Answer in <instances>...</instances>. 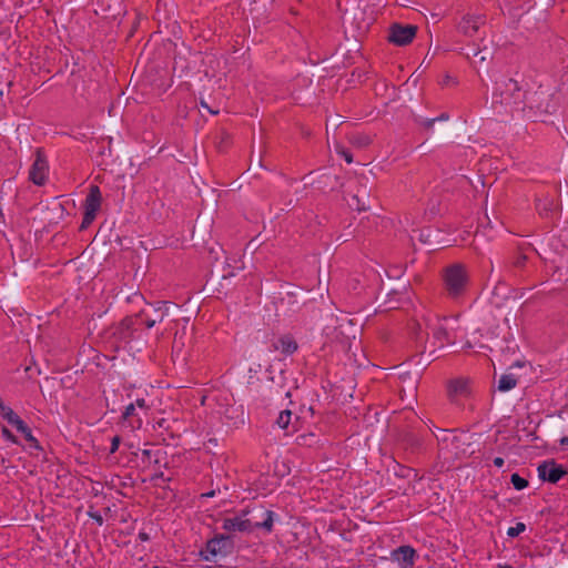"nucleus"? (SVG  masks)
<instances>
[{"instance_id": "1", "label": "nucleus", "mask_w": 568, "mask_h": 568, "mask_svg": "<svg viewBox=\"0 0 568 568\" xmlns=\"http://www.w3.org/2000/svg\"><path fill=\"white\" fill-rule=\"evenodd\" d=\"M496 90L500 91L501 103L517 104L519 97L513 98V92L519 91L518 84L515 80L508 79L503 83H497ZM523 111L529 119L545 121L544 116L554 113L558 108V101L547 90L539 88L536 91L526 92L524 94Z\"/></svg>"}, {"instance_id": "2", "label": "nucleus", "mask_w": 568, "mask_h": 568, "mask_svg": "<svg viewBox=\"0 0 568 568\" xmlns=\"http://www.w3.org/2000/svg\"><path fill=\"white\" fill-rule=\"evenodd\" d=\"M448 322V317H442L433 312H426L423 314L418 320H416L412 329L416 347L424 351L430 334L440 347L444 346L445 343H453L449 338L448 331L450 327L447 325Z\"/></svg>"}, {"instance_id": "3", "label": "nucleus", "mask_w": 568, "mask_h": 568, "mask_svg": "<svg viewBox=\"0 0 568 568\" xmlns=\"http://www.w3.org/2000/svg\"><path fill=\"white\" fill-rule=\"evenodd\" d=\"M444 284L450 297L460 296L468 284V275L465 267L460 264L448 266L444 273Z\"/></svg>"}, {"instance_id": "4", "label": "nucleus", "mask_w": 568, "mask_h": 568, "mask_svg": "<svg viewBox=\"0 0 568 568\" xmlns=\"http://www.w3.org/2000/svg\"><path fill=\"white\" fill-rule=\"evenodd\" d=\"M231 539L221 535L209 540L205 548L200 551V556L205 561H216L219 558L226 556L231 548Z\"/></svg>"}, {"instance_id": "5", "label": "nucleus", "mask_w": 568, "mask_h": 568, "mask_svg": "<svg viewBox=\"0 0 568 568\" xmlns=\"http://www.w3.org/2000/svg\"><path fill=\"white\" fill-rule=\"evenodd\" d=\"M486 22V17L479 12H466L456 23V30L466 38H475L481 26Z\"/></svg>"}, {"instance_id": "6", "label": "nucleus", "mask_w": 568, "mask_h": 568, "mask_svg": "<svg viewBox=\"0 0 568 568\" xmlns=\"http://www.w3.org/2000/svg\"><path fill=\"white\" fill-rule=\"evenodd\" d=\"M101 191L98 185H91L89 193L84 201V215L82 220V229L89 226L95 219L97 213L101 207Z\"/></svg>"}, {"instance_id": "7", "label": "nucleus", "mask_w": 568, "mask_h": 568, "mask_svg": "<svg viewBox=\"0 0 568 568\" xmlns=\"http://www.w3.org/2000/svg\"><path fill=\"white\" fill-rule=\"evenodd\" d=\"M416 34V27L394 24L388 34V40L397 45L409 43Z\"/></svg>"}, {"instance_id": "8", "label": "nucleus", "mask_w": 568, "mask_h": 568, "mask_svg": "<svg viewBox=\"0 0 568 568\" xmlns=\"http://www.w3.org/2000/svg\"><path fill=\"white\" fill-rule=\"evenodd\" d=\"M49 172L48 162L44 156L38 151L36 159L31 165L29 178L37 185H43L47 181Z\"/></svg>"}, {"instance_id": "9", "label": "nucleus", "mask_w": 568, "mask_h": 568, "mask_svg": "<svg viewBox=\"0 0 568 568\" xmlns=\"http://www.w3.org/2000/svg\"><path fill=\"white\" fill-rule=\"evenodd\" d=\"M538 476L541 480L549 483H557L561 479V477L566 474L562 466L557 465L555 462H544L537 468Z\"/></svg>"}, {"instance_id": "10", "label": "nucleus", "mask_w": 568, "mask_h": 568, "mask_svg": "<svg viewBox=\"0 0 568 568\" xmlns=\"http://www.w3.org/2000/svg\"><path fill=\"white\" fill-rule=\"evenodd\" d=\"M222 528L230 532H251L254 529L253 523L246 518V514L225 518L222 523Z\"/></svg>"}, {"instance_id": "11", "label": "nucleus", "mask_w": 568, "mask_h": 568, "mask_svg": "<svg viewBox=\"0 0 568 568\" xmlns=\"http://www.w3.org/2000/svg\"><path fill=\"white\" fill-rule=\"evenodd\" d=\"M416 551L410 546H400L392 551V560L398 568H412L415 562Z\"/></svg>"}, {"instance_id": "12", "label": "nucleus", "mask_w": 568, "mask_h": 568, "mask_svg": "<svg viewBox=\"0 0 568 568\" xmlns=\"http://www.w3.org/2000/svg\"><path fill=\"white\" fill-rule=\"evenodd\" d=\"M298 346L293 336L286 334L274 339L270 346V351L280 352L284 356H290L297 351Z\"/></svg>"}, {"instance_id": "13", "label": "nucleus", "mask_w": 568, "mask_h": 568, "mask_svg": "<svg viewBox=\"0 0 568 568\" xmlns=\"http://www.w3.org/2000/svg\"><path fill=\"white\" fill-rule=\"evenodd\" d=\"M449 393L452 396H465L469 393V384L467 379L458 378L449 384Z\"/></svg>"}, {"instance_id": "14", "label": "nucleus", "mask_w": 568, "mask_h": 568, "mask_svg": "<svg viewBox=\"0 0 568 568\" xmlns=\"http://www.w3.org/2000/svg\"><path fill=\"white\" fill-rule=\"evenodd\" d=\"M293 419L297 420V417H295L290 409H284V410L280 412V414L276 418V425L281 429L288 430L290 426L294 425Z\"/></svg>"}, {"instance_id": "15", "label": "nucleus", "mask_w": 568, "mask_h": 568, "mask_svg": "<svg viewBox=\"0 0 568 568\" xmlns=\"http://www.w3.org/2000/svg\"><path fill=\"white\" fill-rule=\"evenodd\" d=\"M275 518H276V515H275L274 511L266 510L264 513L263 521L253 524L254 529L255 528H262V529H264L268 534L272 532Z\"/></svg>"}, {"instance_id": "16", "label": "nucleus", "mask_w": 568, "mask_h": 568, "mask_svg": "<svg viewBox=\"0 0 568 568\" xmlns=\"http://www.w3.org/2000/svg\"><path fill=\"white\" fill-rule=\"evenodd\" d=\"M448 113H442L439 116L427 119V118H417L416 123L427 130H432L435 122L448 121Z\"/></svg>"}, {"instance_id": "17", "label": "nucleus", "mask_w": 568, "mask_h": 568, "mask_svg": "<svg viewBox=\"0 0 568 568\" xmlns=\"http://www.w3.org/2000/svg\"><path fill=\"white\" fill-rule=\"evenodd\" d=\"M517 385V379L513 374L503 375L498 381V389L508 392Z\"/></svg>"}, {"instance_id": "18", "label": "nucleus", "mask_w": 568, "mask_h": 568, "mask_svg": "<svg viewBox=\"0 0 568 568\" xmlns=\"http://www.w3.org/2000/svg\"><path fill=\"white\" fill-rule=\"evenodd\" d=\"M131 417H138L136 418V425H132V427H136V428H140L141 425H142V419L141 417L139 416V412L138 409L135 408V406L130 403L129 405L125 406L123 413H122V418L123 419H129Z\"/></svg>"}, {"instance_id": "19", "label": "nucleus", "mask_w": 568, "mask_h": 568, "mask_svg": "<svg viewBox=\"0 0 568 568\" xmlns=\"http://www.w3.org/2000/svg\"><path fill=\"white\" fill-rule=\"evenodd\" d=\"M16 429L18 432H20L24 436L26 440H28L29 443L33 444L37 442L34 436L32 435L31 429L27 426V424L22 419L16 426Z\"/></svg>"}, {"instance_id": "20", "label": "nucleus", "mask_w": 568, "mask_h": 568, "mask_svg": "<svg viewBox=\"0 0 568 568\" xmlns=\"http://www.w3.org/2000/svg\"><path fill=\"white\" fill-rule=\"evenodd\" d=\"M16 429L18 432H20L24 436L26 440H28L29 443L33 444L37 442L34 436L32 435L31 429L27 426V424L22 419L16 426Z\"/></svg>"}, {"instance_id": "21", "label": "nucleus", "mask_w": 568, "mask_h": 568, "mask_svg": "<svg viewBox=\"0 0 568 568\" xmlns=\"http://www.w3.org/2000/svg\"><path fill=\"white\" fill-rule=\"evenodd\" d=\"M16 429L18 432H20L24 436L26 440H28L29 443L33 444L37 442L34 436L32 435L31 429L27 426V424L22 419L16 426Z\"/></svg>"}, {"instance_id": "22", "label": "nucleus", "mask_w": 568, "mask_h": 568, "mask_svg": "<svg viewBox=\"0 0 568 568\" xmlns=\"http://www.w3.org/2000/svg\"><path fill=\"white\" fill-rule=\"evenodd\" d=\"M510 483L517 490H523L528 486V481L516 473L510 476Z\"/></svg>"}, {"instance_id": "23", "label": "nucleus", "mask_w": 568, "mask_h": 568, "mask_svg": "<svg viewBox=\"0 0 568 568\" xmlns=\"http://www.w3.org/2000/svg\"><path fill=\"white\" fill-rule=\"evenodd\" d=\"M154 311L159 314L158 321L162 322L169 314V305L166 302H159L155 304Z\"/></svg>"}, {"instance_id": "24", "label": "nucleus", "mask_w": 568, "mask_h": 568, "mask_svg": "<svg viewBox=\"0 0 568 568\" xmlns=\"http://www.w3.org/2000/svg\"><path fill=\"white\" fill-rule=\"evenodd\" d=\"M554 206V202L551 200H545L537 202V210L541 215H546L549 211H551Z\"/></svg>"}, {"instance_id": "25", "label": "nucleus", "mask_w": 568, "mask_h": 568, "mask_svg": "<svg viewBox=\"0 0 568 568\" xmlns=\"http://www.w3.org/2000/svg\"><path fill=\"white\" fill-rule=\"evenodd\" d=\"M526 529V525L524 523H517L515 526L509 527L507 530V535L509 537H517Z\"/></svg>"}, {"instance_id": "26", "label": "nucleus", "mask_w": 568, "mask_h": 568, "mask_svg": "<svg viewBox=\"0 0 568 568\" xmlns=\"http://www.w3.org/2000/svg\"><path fill=\"white\" fill-rule=\"evenodd\" d=\"M132 404L135 406V408L144 414L148 413V410L150 409V406L148 405L146 400L142 397H138L135 398L134 402H132Z\"/></svg>"}, {"instance_id": "27", "label": "nucleus", "mask_w": 568, "mask_h": 568, "mask_svg": "<svg viewBox=\"0 0 568 568\" xmlns=\"http://www.w3.org/2000/svg\"><path fill=\"white\" fill-rule=\"evenodd\" d=\"M3 418L13 427H16L21 420V418L12 409L10 412H7Z\"/></svg>"}, {"instance_id": "28", "label": "nucleus", "mask_w": 568, "mask_h": 568, "mask_svg": "<svg viewBox=\"0 0 568 568\" xmlns=\"http://www.w3.org/2000/svg\"><path fill=\"white\" fill-rule=\"evenodd\" d=\"M1 435H2V437H3L6 440H8V442H10V443H12V444H17V443H18V440H17L16 436H14V435H13V434L8 429V428H6V427H3V428L1 429Z\"/></svg>"}, {"instance_id": "29", "label": "nucleus", "mask_w": 568, "mask_h": 568, "mask_svg": "<svg viewBox=\"0 0 568 568\" xmlns=\"http://www.w3.org/2000/svg\"><path fill=\"white\" fill-rule=\"evenodd\" d=\"M336 151L347 163L353 162V156L348 151L339 146L336 148Z\"/></svg>"}, {"instance_id": "30", "label": "nucleus", "mask_w": 568, "mask_h": 568, "mask_svg": "<svg viewBox=\"0 0 568 568\" xmlns=\"http://www.w3.org/2000/svg\"><path fill=\"white\" fill-rule=\"evenodd\" d=\"M313 438H314V435L313 434H308V435H301V436H298L297 440H298L300 444L311 445Z\"/></svg>"}, {"instance_id": "31", "label": "nucleus", "mask_w": 568, "mask_h": 568, "mask_svg": "<svg viewBox=\"0 0 568 568\" xmlns=\"http://www.w3.org/2000/svg\"><path fill=\"white\" fill-rule=\"evenodd\" d=\"M121 438L119 436H114L111 440L110 454H114L120 446Z\"/></svg>"}, {"instance_id": "32", "label": "nucleus", "mask_w": 568, "mask_h": 568, "mask_svg": "<svg viewBox=\"0 0 568 568\" xmlns=\"http://www.w3.org/2000/svg\"><path fill=\"white\" fill-rule=\"evenodd\" d=\"M10 410H11V408L9 406H7L0 398V415L3 417L7 414V412H10Z\"/></svg>"}, {"instance_id": "33", "label": "nucleus", "mask_w": 568, "mask_h": 568, "mask_svg": "<svg viewBox=\"0 0 568 568\" xmlns=\"http://www.w3.org/2000/svg\"><path fill=\"white\" fill-rule=\"evenodd\" d=\"M493 463L498 468H501L505 464L504 458H501V457H495Z\"/></svg>"}, {"instance_id": "34", "label": "nucleus", "mask_w": 568, "mask_h": 568, "mask_svg": "<svg viewBox=\"0 0 568 568\" xmlns=\"http://www.w3.org/2000/svg\"><path fill=\"white\" fill-rule=\"evenodd\" d=\"M408 388H409V393H410V395H412V396H414V394H415V392H416V388H417V382H416V379L410 382V384H409Z\"/></svg>"}, {"instance_id": "35", "label": "nucleus", "mask_w": 568, "mask_h": 568, "mask_svg": "<svg viewBox=\"0 0 568 568\" xmlns=\"http://www.w3.org/2000/svg\"><path fill=\"white\" fill-rule=\"evenodd\" d=\"M158 318H154V320H146L145 322V326L150 329L152 328L156 323H158Z\"/></svg>"}, {"instance_id": "36", "label": "nucleus", "mask_w": 568, "mask_h": 568, "mask_svg": "<svg viewBox=\"0 0 568 568\" xmlns=\"http://www.w3.org/2000/svg\"><path fill=\"white\" fill-rule=\"evenodd\" d=\"M201 105H202L203 108L207 109V110H209L211 113H213V114H216V113H217V111H213V110H211V109L209 108V105H207L205 102H203V101L201 102Z\"/></svg>"}, {"instance_id": "37", "label": "nucleus", "mask_w": 568, "mask_h": 568, "mask_svg": "<svg viewBox=\"0 0 568 568\" xmlns=\"http://www.w3.org/2000/svg\"><path fill=\"white\" fill-rule=\"evenodd\" d=\"M560 445H562V446H568V436L562 437V438L560 439Z\"/></svg>"}, {"instance_id": "38", "label": "nucleus", "mask_w": 568, "mask_h": 568, "mask_svg": "<svg viewBox=\"0 0 568 568\" xmlns=\"http://www.w3.org/2000/svg\"><path fill=\"white\" fill-rule=\"evenodd\" d=\"M142 454H143L144 456H148V457H149V456L151 455V450H149V449H144V450L142 452Z\"/></svg>"}, {"instance_id": "39", "label": "nucleus", "mask_w": 568, "mask_h": 568, "mask_svg": "<svg viewBox=\"0 0 568 568\" xmlns=\"http://www.w3.org/2000/svg\"><path fill=\"white\" fill-rule=\"evenodd\" d=\"M204 496L205 497H212V496H214V491H210V493L205 494Z\"/></svg>"}, {"instance_id": "40", "label": "nucleus", "mask_w": 568, "mask_h": 568, "mask_svg": "<svg viewBox=\"0 0 568 568\" xmlns=\"http://www.w3.org/2000/svg\"><path fill=\"white\" fill-rule=\"evenodd\" d=\"M140 537H141L142 539H146V536H145L144 534H140Z\"/></svg>"}]
</instances>
